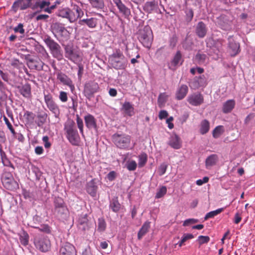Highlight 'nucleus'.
<instances>
[{
    "label": "nucleus",
    "mask_w": 255,
    "mask_h": 255,
    "mask_svg": "<svg viewBox=\"0 0 255 255\" xmlns=\"http://www.w3.org/2000/svg\"><path fill=\"white\" fill-rule=\"evenodd\" d=\"M64 130L66 136L69 142L74 146L79 145L80 142V137L74 122L69 121L66 123L64 126Z\"/></svg>",
    "instance_id": "obj_1"
},
{
    "label": "nucleus",
    "mask_w": 255,
    "mask_h": 255,
    "mask_svg": "<svg viewBox=\"0 0 255 255\" xmlns=\"http://www.w3.org/2000/svg\"><path fill=\"white\" fill-rule=\"evenodd\" d=\"M44 41L49 48L53 57L59 61L61 60L63 58V54L60 45L49 36H46L44 39Z\"/></svg>",
    "instance_id": "obj_2"
},
{
    "label": "nucleus",
    "mask_w": 255,
    "mask_h": 255,
    "mask_svg": "<svg viewBox=\"0 0 255 255\" xmlns=\"http://www.w3.org/2000/svg\"><path fill=\"white\" fill-rule=\"evenodd\" d=\"M152 31L150 27L147 25L139 30L138 39L146 47H149L152 41Z\"/></svg>",
    "instance_id": "obj_3"
},
{
    "label": "nucleus",
    "mask_w": 255,
    "mask_h": 255,
    "mask_svg": "<svg viewBox=\"0 0 255 255\" xmlns=\"http://www.w3.org/2000/svg\"><path fill=\"white\" fill-rule=\"evenodd\" d=\"M113 142L120 148L126 149L129 147L130 137L126 134L115 133L112 137Z\"/></svg>",
    "instance_id": "obj_4"
},
{
    "label": "nucleus",
    "mask_w": 255,
    "mask_h": 255,
    "mask_svg": "<svg viewBox=\"0 0 255 255\" xmlns=\"http://www.w3.org/2000/svg\"><path fill=\"white\" fill-rule=\"evenodd\" d=\"M34 244L35 248L42 252L48 251L51 247L49 239L43 236H36L34 238Z\"/></svg>",
    "instance_id": "obj_5"
},
{
    "label": "nucleus",
    "mask_w": 255,
    "mask_h": 255,
    "mask_svg": "<svg viewBox=\"0 0 255 255\" xmlns=\"http://www.w3.org/2000/svg\"><path fill=\"white\" fill-rule=\"evenodd\" d=\"M99 90L98 84L94 81H89L85 83L84 87L85 96L89 100L93 97L95 93Z\"/></svg>",
    "instance_id": "obj_6"
},
{
    "label": "nucleus",
    "mask_w": 255,
    "mask_h": 255,
    "mask_svg": "<svg viewBox=\"0 0 255 255\" xmlns=\"http://www.w3.org/2000/svg\"><path fill=\"white\" fill-rule=\"evenodd\" d=\"M44 101L49 110L52 112L56 118H58L60 115V110L57 104L53 99L51 94L47 93H44Z\"/></svg>",
    "instance_id": "obj_7"
},
{
    "label": "nucleus",
    "mask_w": 255,
    "mask_h": 255,
    "mask_svg": "<svg viewBox=\"0 0 255 255\" xmlns=\"http://www.w3.org/2000/svg\"><path fill=\"white\" fill-rule=\"evenodd\" d=\"M63 46L65 57L74 63L77 62L80 57L79 51L75 49L72 44H67Z\"/></svg>",
    "instance_id": "obj_8"
},
{
    "label": "nucleus",
    "mask_w": 255,
    "mask_h": 255,
    "mask_svg": "<svg viewBox=\"0 0 255 255\" xmlns=\"http://www.w3.org/2000/svg\"><path fill=\"white\" fill-rule=\"evenodd\" d=\"M1 180L4 187L7 189H11L15 183L13 176L10 172H4L1 175Z\"/></svg>",
    "instance_id": "obj_9"
},
{
    "label": "nucleus",
    "mask_w": 255,
    "mask_h": 255,
    "mask_svg": "<svg viewBox=\"0 0 255 255\" xmlns=\"http://www.w3.org/2000/svg\"><path fill=\"white\" fill-rule=\"evenodd\" d=\"M74 246L69 243L62 244L59 250V255H76Z\"/></svg>",
    "instance_id": "obj_10"
},
{
    "label": "nucleus",
    "mask_w": 255,
    "mask_h": 255,
    "mask_svg": "<svg viewBox=\"0 0 255 255\" xmlns=\"http://www.w3.org/2000/svg\"><path fill=\"white\" fill-rule=\"evenodd\" d=\"M57 79L63 85L68 86L72 92L75 89L72 81L64 73L62 72L57 73Z\"/></svg>",
    "instance_id": "obj_11"
},
{
    "label": "nucleus",
    "mask_w": 255,
    "mask_h": 255,
    "mask_svg": "<svg viewBox=\"0 0 255 255\" xmlns=\"http://www.w3.org/2000/svg\"><path fill=\"white\" fill-rule=\"evenodd\" d=\"M78 227L80 229L86 231L89 230L92 225V222L87 218V215H81L79 219Z\"/></svg>",
    "instance_id": "obj_12"
},
{
    "label": "nucleus",
    "mask_w": 255,
    "mask_h": 255,
    "mask_svg": "<svg viewBox=\"0 0 255 255\" xmlns=\"http://www.w3.org/2000/svg\"><path fill=\"white\" fill-rule=\"evenodd\" d=\"M187 101L193 106H199L203 103L204 98L200 93H194L188 97Z\"/></svg>",
    "instance_id": "obj_13"
},
{
    "label": "nucleus",
    "mask_w": 255,
    "mask_h": 255,
    "mask_svg": "<svg viewBox=\"0 0 255 255\" xmlns=\"http://www.w3.org/2000/svg\"><path fill=\"white\" fill-rule=\"evenodd\" d=\"M53 214L60 220H66L69 216L68 210L67 206L53 210Z\"/></svg>",
    "instance_id": "obj_14"
},
{
    "label": "nucleus",
    "mask_w": 255,
    "mask_h": 255,
    "mask_svg": "<svg viewBox=\"0 0 255 255\" xmlns=\"http://www.w3.org/2000/svg\"><path fill=\"white\" fill-rule=\"evenodd\" d=\"M207 32L206 24L202 21L199 22L195 27V33L201 38L205 36Z\"/></svg>",
    "instance_id": "obj_15"
},
{
    "label": "nucleus",
    "mask_w": 255,
    "mask_h": 255,
    "mask_svg": "<svg viewBox=\"0 0 255 255\" xmlns=\"http://www.w3.org/2000/svg\"><path fill=\"white\" fill-rule=\"evenodd\" d=\"M84 120L86 127L89 129H96V120L94 117L91 114H87L84 117Z\"/></svg>",
    "instance_id": "obj_16"
},
{
    "label": "nucleus",
    "mask_w": 255,
    "mask_h": 255,
    "mask_svg": "<svg viewBox=\"0 0 255 255\" xmlns=\"http://www.w3.org/2000/svg\"><path fill=\"white\" fill-rule=\"evenodd\" d=\"M110 61L112 67L117 70L124 69L127 66V60L125 58L111 59Z\"/></svg>",
    "instance_id": "obj_17"
},
{
    "label": "nucleus",
    "mask_w": 255,
    "mask_h": 255,
    "mask_svg": "<svg viewBox=\"0 0 255 255\" xmlns=\"http://www.w3.org/2000/svg\"><path fill=\"white\" fill-rule=\"evenodd\" d=\"M182 61L181 53L178 51L169 64V68L175 70L177 66L182 64Z\"/></svg>",
    "instance_id": "obj_18"
},
{
    "label": "nucleus",
    "mask_w": 255,
    "mask_h": 255,
    "mask_svg": "<svg viewBox=\"0 0 255 255\" xmlns=\"http://www.w3.org/2000/svg\"><path fill=\"white\" fill-rule=\"evenodd\" d=\"M168 144L172 148L178 149L181 147V141L180 137L176 134H173L170 137Z\"/></svg>",
    "instance_id": "obj_19"
},
{
    "label": "nucleus",
    "mask_w": 255,
    "mask_h": 255,
    "mask_svg": "<svg viewBox=\"0 0 255 255\" xmlns=\"http://www.w3.org/2000/svg\"><path fill=\"white\" fill-rule=\"evenodd\" d=\"M114 3L118 7L119 11L125 17H128L130 14V11L121 1V0H114Z\"/></svg>",
    "instance_id": "obj_20"
},
{
    "label": "nucleus",
    "mask_w": 255,
    "mask_h": 255,
    "mask_svg": "<svg viewBox=\"0 0 255 255\" xmlns=\"http://www.w3.org/2000/svg\"><path fill=\"white\" fill-rule=\"evenodd\" d=\"M31 1L32 0H18L13 3L12 8L15 11L19 6L21 10L25 9L30 6Z\"/></svg>",
    "instance_id": "obj_21"
},
{
    "label": "nucleus",
    "mask_w": 255,
    "mask_h": 255,
    "mask_svg": "<svg viewBox=\"0 0 255 255\" xmlns=\"http://www.w3.org/2000/svg\"><path fill=\"white\" fill-rule=\"evenodd\" d=\"M51 28L53 33H57L61 36L67 32L62 24L59 22L53 23L51 26Z\"/></svg>",
    "instance_id": "obj_22"
},
{
    "label": "nucleus",
    "mask_w": 255,
    "mask_h": 255,
    "mask_svg": "<svg viewBox=\"0 0 255 255\" xmlns=\"http://www.w3.org/2000/svg\"><path fill=\"white\" fill-rule=\"evenodd\" d=\"M122 111L124 114L129 117L132 116L134 113V108L133 106L128 102H126L122 106Z\"/></svg>",
    "instance_id": "obj_23"
},
{
    "label": "nucleus",
    "mask_w": 255,
    "mask_h": 255,
    "mask_svg": "<svg viewBox=\"0 0 255 255\" xmlns=\"http://www.w3.org/2000/svg\"><path fill=\"white\" fill-rule=\"evenodd\" d=\"M20 93L25 98H28L31 96V86L29 84H25L17 87Z\"/></svg>",
    "instance_id": "obj_24"
},
{
    "label": "nucleus",
    "mask_w": 255,
    "mask_h": 255,
    "mask_svg": "<svg viewBox=\"0 0 255 255\" xmlns=\"http://www.w3.org/2000/svg\"><path fill=\"white\" fill-rule=\"evenodd\" d=\"M219 160L217 154H213L209 156L206 159L205 165L207 169H210L212 166L216 165Z\"/></svg>",
    "instance_id": "obj_25"
},
{
    "label": "nucleus",
    "mask_w": 255,
    "mask_h": 255,
    "mask_svg": "<svg viewBox=\"0 0 255 255\" xmlns=\"http://www.w3.org/2000/svg\"><path fill=\"white\" fill-rule=\"evenodd\" d=\"M188 91V87L186 85H182L176 92L177 99L179 100L183 99L186 96Z\"/></svg>",
    "instance_id": "obj_26"
},
{
    "label": "nucleus",
    "mask_w": 255,
    "mask_h": 255,
    "mask_svg": "<svg viewBox=\"0 0 255 255\" xmlns=\"http://www.w3.org/2000/svg\"><path fill=\"white\" fill-rule=\"evenodd\" d=\"M79 23L81 25L86 24L90 28H94L96 26L97 20L96 18L94 17L83 19L79 20Z\"/></svg>",
    "instance_id": "obj_27"
},
{
    "label": "nucleus",
    "mask_w": 255,
    "mask_h": 255,
    "mask_svg": "<svg viewBox=\"0 0 255 255\" xmlns=\"http://www.w3.org/2000/svg\"><path fill=\"white\" fill-rule=\"evenodd\" d=\"M235 106V101L234 100H229L223 104V112L227 114L231 112Z\"/></svg>",
    "instance_id": "obj_28"
},
{
    "label": "nucleus",
    "mask_w": 255,
    "mask_h": 255,
    "mask_svg": "<svg viewBox=\"0 0 255 255\" xmlns=\"http://www.w3.org/2000/svg\"><path fill=\"white\" fill-rule=\"evenodd\" d=\"M97 190V186L94 181V180H92L87 184V191L92 196L94 197L96 194Z\"/></svg>",
    "instance_id": "obj_29"
},
{
    "label": "nucleus",
    "mask_w": 255,
    "mask_h": 255,
    "mask_svg": "<svg viewBox=\"0 0 255 255\" xmlns=\"http://www.w3.org/2000/svg\"><path fill=\"white\" fill-rule=\"evenodd\" d=\"M150 222L149 221H146L143 224L141 228L138 232V239L140 240L142 237L147 233L149 229L150 228Z\"/></svg>",
    "instance_id": "obj_30"
},
{
    "label": "nucleus",
    "mask_w": 255,
    "mask_h": 255,
    "mask_svg": "<svg viewBox=\"0 0 255 255\" xmlns=\"http://www.w3.org/2000/svg\"><path fill=\"white\" fill-rule=\"evenodd\" d=\"M157 5V2L155 1H147L143 6V10L147 13H151Z\"/></svg>",
    "instance_id": "obj_31"
},
{
    "label": "nucleus",
    "mask_w": 255,
    "mask_h": 255,
    "mask_svg": "<svg viewBox=\"0 0 255 255\" xmlns=\"http://www.w3.org/2000/svg\"><path fill=\"white\" fill-rule=\"evenodd\" d=\"M229 48L231 50V54L232 56H235L239 52L240 45L238 43L235 41H230L229 42Z\"/></svg>",
    "instance_id": "obj_32"
},
{
    "label": "nucleus",
    "mask_w": 255,
    "mask_h": 255,
    "mask_svg": "<svg viewBox=\"0 0 255 255\" xmlns=\"http://www.w3.org/2000/svg\"><path fill=\"white\" fill-rule=\"evenodd\" d=\"M19 236L20 243L24 246H27L29 243V235L27 233L22 230L19 233Z\"/></svg>",
    "instance_id": "obj_33"
},
{
    "label": "nucleus",
    "mask_w": 255,
    "mask_h": 255,
    "mask_svg": "<svg viewBox=\"0 0 255 255\" xmlns=\"http://www.w3.org/2000/svg\"><path fill=\"white\" fill-rule=\"evenodd\" d=\"M54 209L53 210H56L58 209L66 207V204L63 199L61 197H55L53 201Z\"/></svg>",
    "instance_id": "obj_34"
},
{
    "label": "nucleus",
    "mask_w": 255,
    "mask_h": 255,
    "mask_svg": "<svg viewBox=\"0 0 255 255\" xmlns=\"http://www.w3.org/2000/svg\"><path fill=\"white\" fill-rule=\"evenodd\" d=\"M38 121L35 123L38 127L42 126L45 122L47 118V114L44 112L38 113L37 115Z\"/></svg>",
    "instance_id": "obj_35"
},
{
    "label": "nucleus",
    "mask_w": 255,
    "mask_h": 255,
    "mask_svg": "<svg viewBox=\"0 0 255 255\" xmlns=\"http://www.w3.org/2000/svg\"><path fill=\"white\" fill-rule=\"evenodd\" d=\"M110 208L114 212H118L121 208V204L119 202L117 198H114L110 201Z\"/></svg>",
    "instance_id": "obj_36"
},
{
    "label": "nucleus",
    "mask_w": 255,
    "mask_h": 255,
    "mask_svg": "<svg viewBox=\"0 0 255 255\" xmlns=\"http://www.w3.org/2000/svg\"><path fill=\"white\" fill-rule=\"evenodd\" d=\"M50 4V2L48 1L42 0L41 1H37L31 8L32 9H35L37 7H39L40 8V10L38 12H40L47 6H49Z\"/></svg>",
    "instance_id": "obj_37"
},
{
    "label": "nucleus",
    "mask_w": 255,
    "mask_h": 255,
    "mask_svg": "<svg viewBox=\"0 0 255 255\" xmlns=\"http://www.w3.org/2000/svg\"><path fill=\"white\" fill-rule=\"evenodd\" d=\"M209 122L207 120H203L201 123V128L200 129V133L202 134H204L209 131Z\"/></svg>",
    "instance_id": "obj_38"
},
{
    "label": "nucleus",
    "mask_w": 255,
    "mask_h": 255,
    "mask_svg": "<svg viewBox=\"0 0 255 255\" xmlns=\"http://www.w3.org/2000/svg\"><path fill=\"white\" fill-rule=\"evenodd\" d=\"M92 6L97 9H102L104 7V0H89Z\"/></svg>",
    "instance_id": "obj_39"
},
{
    "label": "nucleus",
    "mask_w": 255,
    "mask_h": 255,
    "mask_svg": "<svg viewBox=\"0 0 255 255\" xmlns=\"http://www.w3.org/2000/svg\"><path fill=\"white\" fill-rule=\"evenodd\" d=\"M224 131V129L223 126H219L216 127L213 130L212 132L213 136L215 138H217L220 136Z\"/></svg>",
    "instance_id": "obj_40"
},
{
    "label": "nucleus",
    "mask_w": 255,
    "mask_h": 255,
    "mask_svg": "<svg viewBox=\"0 0 255 255\" xmlns=\"http://www.w3.org/2000/svg\"><path fill=\"white\" fill-rule=\"evenodd\" d=\"M193 238L194 236L191 234H184L181 240L178 243V247L181 248L185 242Z\"/></svg>",
    "instance_id": "obj_41"
},
{
    "label": "nucleus",
    "mask_w": 255,
    "mask_h": 255,
    "mask_svg": "<svg viewBox=\"0 0 255 255\" xmlns=\"http://www.w3.org/2000/svg\"><path fill=\"white\" fill-rule=\"evenodd\" d=\"M125 58L123 52L119 49H116L115 51L111 55L110 60L111 59H123Z\"/></svg>",
    "instance_id": "obj_42"
},
{
    "label": "nucleus",
    "mask_w": 255,
    "mask_h": 255,
    "mask_svg": "<svg viewBox=\"0 0 255 255\" xmlns=\"http://www.w3.org/2000/svg\"><path fill=\"white\" fill-rule=\"evenodd\" d=\"M223 210H224V208H219L216 210L210 212L206 215L204 219L205 220H206L208 219L209 218H213L214 216H215L217 215L218 214H220V213H221Z\"/></svg>",
    "instance_id": "obj_43"
},
{
    "label": "nucleus",
    "mask_w": 255,
    "mask_h": 255,
    "mask_svg": "<svg viewBox=\"0 0 255 255\" xmlns=\"http://www.w3.org/2000/svg\"><path fill=\"white\" fill-rule=\"evenodd\" d=\"M206 58V54L198 52L195 56V60L199 64H203L205 62Z\"/></svg>",
    "instance_id": "obj_44"
},
{
    "label": "nucleus",
    "mask_w": 255,
    "mask_h": 255,
    "mask_svg": "<svg viewBox=\"0 0 255 255\" xmlns=\"http://www.w3.org/2000/svg\"><path fill=\"white\" fill-rule=\"evenodd\" d=\"M35 115L32 112L26 111L24 114V117L27 120V123H32L33 122Z\"/></svg>",
    "instance_id": "obj_45"
},
{
    "label": "nucleus",
    "mask_w": 255,
    "mask_h": 255,
    "mask_svg": "<svg viewBox=\"0 0 255 255\" xmlns=\"http://www.w3.org/2000/svg\"><path fill=\"white\" fill-rule=\"evenodd\" d=\"M106 228V223L103 218H99L98 219V231L103 232Z\"/></svg>",
    "instance_id": "obj_46"
},
{
    "label": "nucleus",
    "mask_w": 255,
    "mask_h": 255,
    "mask_svg": "<svg viewBox=\"0 0 255 255\" xmlns=\"http://www.w3.org/2000/svg\"><path fill=\"white\" fill-rule=\"evenodd\" d=\"M67 19H68L70 22L75 21L77 19V16L75 11H74L73 10L69 9Z\"/></svg>",
    "instance_id": "obj_47"
},
{
    "label": "nucleus",
    "mask_w": 255,
    "mask_h": 255,
    "mask_svg": "<svg viewBox=\"0 0 255 255\" xmlns=\"http://www.w3.org/2000/svg\"><path fill=\"white\" fill-rule=\"evenodd\" d=\"M186 20L188 22H190L193 17L194 12L192 8H187L185 10Z\"/></svg>",
    "instance_id": "obj_48"
},
{
    "label": "nucleus",
    "mask_w": 255,
    "mask_h": 255,
    "mask_svg": "<svg viewBox=\"0 0 255 255\" xmlns=\"http://www.w3.org/2000/svg\"><path fill=\"white\" fill-rule=\"evenodd\" d=\"M76 122L77 124V127L80 130V133L82 134L83 136H84L83 120L80 118L78 115H76Z\"/></svg>",
    "instance_id": "obj_49"
},
{
    "label": "nucleus",
    "mask_w": 255,
    "mask_h": 255,
    "mask_svg": "<svg viewBox=\"0 0 255 255\" xmlns=\"http://www.w3.org/2000/svg\"><path fill=\"white\" fill-rule=\"evenodd\" d=\"M167 192V189L165 186H162L157 192L155 197L156 198H160L162 197Z\"/></svg>",
    "instance_id": "obj_50"
},
{
    "label": "nucleus",
    "mask_w": 255,
    "mask_h": 255,
    "mask_svg": "<svg viewBox=\"0 0 255 255\" xmlns=\"http://www.w3.org/2000/svg\"><path fill=\"white\" fill-rule=\"evenodd\" d=\"M167 96L165 93H161L158 98V103L159 106H161L164 104L166 101Z\"/></svg>",
    "instance_id": "obj_51"
},
{
    "label": "nucleus",
    "mask_w": 255,
    "mask_h": 255,
    "mask_svg": "<svg viewBox=\"0 0 255 255\" xmlns=\"http://www.w3.org/2000/svg\"><path fill=\"white\" fill-rule=\"evenodd\" d=\"M69 8H63L62 9H60L59 10L57 15L63 18H66L68 17V11H69Z\"/></svg>",
    "instance_id": "obj_52"
},
{
    "label": "nucleus",
    "mask_w": 255,
    "mask_h": 255,
    "mask_svg": "<svg viewBox=\"0 0 255 255\" xmlns=\"http://www.w3.org/2000/svg\"><path fill=\"white\" fill-rule=\"evenodd\" d=\"M210 241V238L208 236H200L198 237L197 241L201 245L203 244L207 243Z\"/></svg>",
    "instance_id": "obj_53"
},
{
    "label": "nucleus",
    "mask_w": 255,
    "mask_h": 255,
    "mask_svg": "<svg viewBox=\"0 0 255 255\" xmlns=\"http://www.w3.org/2000/svg\"><path fill=\"white\" fill-rule=\"evenodd\" d=\"M0 154L1 160L3 164L5 165H7V163H9V162L6 158V156L5 152L2 150L1 147H0Z\"/></svg>",
    "instance_id": "obj_54"
},
{
    "label": "nucleus",
    "mask_w": 255,
    "mask_h": 255,
    "mask_svg": "<svg viewBox=\"0 0 255 255\" xmlns=\"http://www.w3.org/2000/svg\"><path fill=\"white\" fill-rule=\"evenodd\" d=\"M35 70L41 71L43 70V67L44 63L41 60H35Z\"/></svg>",
    "instance_id": "obj_55"
},
{
    "label": "nucleus",
    "mask_w": 255,
    "mask_h": 255,
    "mask_svg": "<svg viewBox=\"0 0 255 255\" xmlns=\"http://www.w3.org/2000/svg\"><path fill=\"white\" fill-rule=\"evenodd\" d=\"M4 121L5 122V124L7 125V128H8V129L10 130V131L12 133V134H13V135L14 136L16 134V133H15V132L14 131V129H13V127H12V126L11 125V124L9 122V121L8 120V119L7 118H6L5 117H4Z\"/></svg>",
    "instance_id": "obj_56"
},
{
    "label": "nucleus",
    "mask_w": 255,
    "mask_h": 255,
    "mask_svg": "<svg viewBox=\"0 0 255 255\" xmlns=\"http://www.w3.org/2000/svg\"><path fill=\"white\" fill-rule=\"evenodd\" d=\"M59 98L62 102H66L68 100L67 93L64 91L60 92Z\"/></svg>",
    "instance_id": "obj_57"
},
{
    "label": "nucleus",
    "mask_w": 255,
    "mask_h": 255,
    "mask_svg": "<svg viewBox=\"0 0 255 255\" xmlns=\"http://www.w3.org/2000/svg\"><path fill=\"white\" fill-rule=\"evenodd\" d=\"M137 166V164L135 161H131L128 163L127 168L129 171H134L135 170Z\"/></svg>",
    "instance_id": "obj_58"
},
{
    "label": "nucleus",
    "mask_w": 255,
    "mask_h": 255,
    "mask_svg": "<svg viewBox=\"0 0 255 255\" xmlns=\"http://www.w3.org/2000/svg\"><path fill=\"white\" fill-rule=\"evenodd\" d=\"M198 222L197 219H188L184 221L183 226H188L190 225L196 223Z\"/></svg>",
    "instance_id": "obj_59"
},
{
    "label": "nucleus",
    "mask_w": 255,
    "mask_h": 255,
    "mask_svg": "<svg viewBox=\"0 0 255 255\" xmlns=\"http://www.w3.org/2000/svg\"><path fill=\"white\" fill-rule=\"evenodd\" d=\"M73 9L75 10V11L76 12V14L77 16V19L78 18H81V17H82L83 16L84 12L82 11V10L78 6H74Z\"/></svg>",
    "instance_id": "obj_60"
},
{
    "label": "nucleus",
    "mask_w": 255,
    "mask_h": 255,
    "mask_svg": "<svg viewBox=\"0 0 255 255\" xmlns=\"http://www.w3.org/2000/svg\"><path fill=\"white\" fill-rule=\"evenodd\" d=\"M13 30L15 32H19L21 34H23L25 31L23 29V25L22 23H19L16 27L14 28Z\"/></svg>",
    "instance_id": "obj_61"
},
{
    "label": "nucleus",
    "mask_w": 255,
    "mask_h": 255,
    "mask_svg": "<svg viewBox=\"0 0 255 255\" xmlns=\"http://www.w3.org/2000/svg\"><path fill=\"white\" fill-rule=\"evenodd\" d=\"M167 167V166L165 164H162L160 166V167L158 169V172H159V175L161 176L165 173V172L166 171Z\"/></svg>",
    "instance_id": "obj_62"
},
{
    "label": "nucleus",
    "mask_w": 255,
    "mask_h": 255,
    "mask_svg": "<svg viewBox=\"0 0 255 255\" xmlns=\"http://www.w3.org/2000/svg\"><path fill=\"white\" fill-rule=\"evenodd\" d=\"M147 157L146 155H142L139 157L138 165L139 167H142L146 162Z\"/></svg>",
    "instance_id": "obj_63"
},
{
    "label": "nucleus",
    "mask_w": 255,
    "mask_h": 255,
    "mask_svg": "<svg viewBox=\"0 0 255 255\" xmlns=\"http://www.w3.org/2000/svg\"><path fill=\"white\" fill-rule=\"evenodd\" d=\"M35 60L33 59H28L27 60V64L28 67L31 69H34L35 70Z\"/></svg>",
    "instance_id": "obj_64"
}]
</instances>
